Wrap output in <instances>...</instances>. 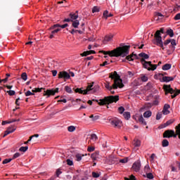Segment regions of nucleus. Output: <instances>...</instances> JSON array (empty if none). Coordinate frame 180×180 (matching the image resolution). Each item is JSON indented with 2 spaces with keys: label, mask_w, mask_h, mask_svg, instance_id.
Returning a JSON list of instances; mask_svg holds the SVG:
<instances>
[{
  "label": "nucleus",
  "mask_w": 180,
  "mask_h": 180,
  "mask_svg": "<svg viewBox=\"0 0 180 180\" xmlns=\"http://www.w3.org/2000/svg\"><path fill=\"white\" fill-rule=\"evenodd\" d=\"M130 50V46H124L122 47L116 48L112 51H100V53L104 54V56H109L110 57H126L123 61H134V58L136 60H139V56L137 54H134L132 53L131 55L127 56L129 54V51Z\"/></svg>",
  "instance_id": "nucleus-1"
},
{
  "label": "nucleus",
  "mask_w": 180,
  "mask_h": 180,
  "mask_svg": "<svg viewBox=\"0 0 180 180\" xmlns=\"http://www.w3.org/2000/svg\"><path fill=\"white\" fill-rule=\"evenodd\" d=\"M109 78L114 79V83L112 86H110L109 83L105 84L106 89L112 91V89H117V88H124L123 80L120 78V75L117 74V72L114 71L113 72L110 73Z\"/></svg>",
  "instance_id": "nucleus-2"
},
{
  "label": "nucleus",
  "mask_w": 180,
  "mask_h": 180,
  "mask_svg": "<svg viewBox=\"0 0 180 180\" xmlns=\"http://www.w3.org/2000/svg\"><path fill=\"white\" fill-rule=\"evenodd\" d=\"M119 101V96H105L103 99H100L99 101L93 99L92 102H97L98 105L100 106H103L105 105H110V103H116V102Z\"/></svg>",
  "instance_id": "nucleus-3"
},
{
  "label": "nucleus",
  "mask_w": 180,
  "mask_h": 180,
  "mask_svg": "<svg viewBox=\"0 0 180 180\" xmlns=\"http://www.w3.org/2000/svg\"><path fill=\"white\" fill-rule=\"evenodd\" d=\"M92 86H94V82H92L91 85L87 86L85 90H82V88L81 89L77 88L76 89H75V92L76 94H82V95L88 94L89 91H93V92H98V91H99V86H96L94 88H92Z\"/></svg>",
  "instance_id": "nucleus-4"
},
{
  "label": "nucleus",
  "mask_w": 180,
  "mask_h": 180,
  "mask_svg": "<svg viewBox=\"0 0 180 180\" xmlns=\"http://www.w3.org/2000/svg\"><path fill=\"white\" fill-rule=\"evenodd\" d=\"M161 33L164 34V28H160V30H157L155 33L154 37L156 40L157 46H159L164 50V43L162 42V37H161Z\"/></svg>",
  "instance_id": "nucleus-5"
},
{
  "label": "nucleus",
  "mask_w": 180,
  "mask_h": 180,
  "mask_svg": "<svg viewBox=\"0 0 180 180\" xmlns=\"http://www.w3.org/2000/svg\"><path fill=\"white\" fill-rule=\"evenodd\" d=\"M108 120L112 127H115V129H120V127H122V121L118 118H110Z\"/></svg>",
  "instance_id": "nucleus-6"
},
{
  "label": "nucleus",
  "mask_w": 180,
  "mask_h": 180,
  "mask_svg": "<svg viewBox=\"0 0 180 180\" xmlns=\"http://www.w3.org/2000/svg\"><path fill=\"white\" fill-rule=\"evenodd\" d=\"M58 75L59 79L63 78L65 79H70L71 77H75V74L73 72H70V74H68L65 71L60 72Z\"/></svg>",
  "instance_id": "nucleus-7"
},
{
  "label": "nucleus",
  "mask_w": 180,
  "mask_h": 180,
  "mask_svg": "<svg viewBox=\"0 0 180 180\" xmlns=\"http://www.w3.org/2000/svg\"><path fill=\"white\" fill-rule=\"evenodd\" d=\"M58 92V88L52 89H47L46 91H44V96H46V98H50V96H54Z\"/></svg>",
  "instance_id": "nucleus-8"
},
{
  "label": "nucleus",
  "mask_w": 180,
  "mask_h": 180,
  "mask_svg": "<svg viewBox=\"0 0 180 180\" xmlns=\"http://www.w3.org/2000/svg\"><path fill=\"white\" fill-rule=\"evenodd\" d=\"M163 90L165 92V95H168V94H174V92H176V89H174L171 87V84H165L163 86Z\"/></svg>",
  "instance_id": "nucleus-9"
},
{
  "label": "nucleus",
  "mask_w": 180,
  "mask_h": 180,
  "mask_svg": "<svg viewBox=\"0 0 180 180\" xmlns=\"http://www.w3.org/2000/svg\"><path fill=\"white\" fill-rule=\"evenodd\" d=\"M52 34H56V33H58L61 30V28L60 27V24H55L50 28Z\"/></svg>",
  "instance_id": "nucleus-10"
},
{
  "label": "nucleus",
  "mask_w": 180,
  "mask_h": 180,
  "mask_svg": "<svg viewBox=\"0 0 180 180\" xmlns=\"http://www.w3.org/2000/svg\"><path fill=\"white\" fill-rule=\"evenodd\" d=\"M140 168H141V162L140 160H137L132 165V169L135 171V172H139L140 171Z\"/></svg>",
  "instance_id": "nucleus-11"
},
{
  "label": "nucleus",
  "mask_w": 180,
  "mask_h": 180,
  "mask_svg": "<svg viewBox=\"0 0 180 180\" xmlns=\"http://www.w3.org/2000/svg\"><path fill=\"white\" fill-rule=\"evenodd\" d=\"M15 130H16V126L11 125V126L8 127L7 130L5 131V132H4V137H6V136H8V134H11V133H13V131H15Z\"/></svg>",
  "instance_id": "nucleus-12"
},
{
  "label": "nucleus",
  "mask_w": 180,
  "mask_h": 180,
  "mask_svg": "<svg viewBox=\"0 0 180 180\" xmlns=\"http://www.w3.org/2000/svg\"><path fill=\"white\" fill-rule=\"evenodd\" d=\"M146 63L148 64V68H146L148 71H154L157 70V67H158V65H153L151 61L146 62Z\"/></svg>",
  "instance_id": "nucleus-13"
},
{
  "label": "nucleus",
  "mask_w": 180,
  "mask_h": 180,
  "mask_svg": "<svg viewBox=\"0 0 180 180\" xmlns=\"http://www.w3.org/2000/svg\"><path fill=\"white\" fill-rule=\"evenodd\" d=\"M175 77L176 76H173V77L163 76L162 77L161 82H169L171 81H174V79H175Z\"/></svg>",
  "instance_id": "nucleus-14"
},
{
  "label": "nucleus",
  "mask_w": 180,
  "mask_h": 180,
  "mask_svg": "<svg viewBox=\"0 0 180 180\" xmlns=\"http://www.w3.org/2000/svg\"><path fill=\"white\" fill-rule=\"evenodd\" d=\"M169 108H171V105H169V104H165L162 113H163L164 115H169L170 112L168 110Z\"/></svg>",
  "instance_id": "nucleus-15"
},
{
  "label": "nucleus",
  "mask_w": 180,
  "mask_h": 180,
  "mask_svg": "<svg viewBox=\"0 0 180 180\" xmlns=\"http://www.w3.org/2000/svg\"><path fill=\"white\" fill-rule=\"evenodd\" d=\"M90 54H96V52L94 50L86 51L81 53L80 56L82 57H86V56H90Z\"/></svg>",
  "instance_id": "nucleus-16"
},
{
  "label": "nucleus",
  "mask_w": 180,
  "mask_h": 180,
  "mask_svg": "<svg viewBox=\"0 0 180 180\" xmlns=\"http://www.w3.org/2000/svg\"><path fill=\"white\" fill-rule=\"evenodd\" d=\"M69 16L70 18L71 22H74L75 20H77V19H78V14L77 13H70Z\"/></svg>",
  "instance_id": "nucleus-17"
},
{
  "label": "nucleus",
  "mask_w": 180,
  "mask_h": 180,
  "mask_svg": "<svg viewBox=\"0 0 180 180\" xmlns=\"http://www.w3.org/2000/svg\"><path fill=\"white\" fill-rule=\"evenodd\" d=\"M138 120L141 124H143V126H147V122H146V120L143 117V115H141L139 117Z\"/></svg>",
  "instance_id": "nucleus-18"
},
{
  "label": "nucleus",
  "mask_w": 180,
  "mask_h": 180,
  "mask_svg": "<svg viewBox=\"0 0 180 180\" xmlns=\"http://www.w3.org/2000/svg\"><path fill=\"white\" fill-rule=\"evenodd\" d=\"M103 18H105V19H108V18H112V16H113V14L109 13V11L106 10L103 12Z\"/></svg>",
  "instance_id": "nucleus-19"
},
{
  "label": "nucleus",
  "mask_w": 180,
  "mask_h": 180,
  "mask_svg": "<svg viewBox=\"0 0 180 180\" xmlns=\"http://www.w3.org/2000/svg\"><path fill=\"white\" fill-rule=\"evenodd\" d=\"M112 39H113V34H110L105 37L104 41H112Z\"/></svg>",
  "instance_id": "nucleus-20"
},
{
  "label": "nucleus",
  "mask_w": 180,
  "mask_h": 180,
  "mask_svg": "<svg viewBox=\"0 0 180 180\" xmlns=\"http://www.w3.org/2000/svg\"><path fill=\"white\" fill-rule=\"evenodd\" d=\"M72 26L75 27V29H78V26H79V20H75V21H72Z\"/></svg>",
  "instance_id": "nucleus-21"
},
{
  "label": "nucleus",
  "mask_w": 180,
  "mask_h": 180,
  "mask_svg": "<svg viewBox=\"0 0 180 180\" xmlns=\"http://www.w3.org/2000/svg\"><path fill=\"white\" fill-rule=\"evenodd\" d=\"M139 56L141 57V58H144L145 60H148V58H150V56L144 52L139 53Z\"/></svg>",
  "instance_id": "nucleus-22"
},
{
  "label": "nucleus",
  "mask_w": 180,
  "mask_h": 180,
  "mask_svg": "<svg viewBox=\"0 0 180 180\" xmlns=\"http://www.w3.org/2000/svg\"><path fill=\"white\" fill-rule=\"evenodd\" d=\"M171 64L167 63L162 66V69L163 70V71H168V70H171Z\"/></svg>",
  "instance_id": "nucleus-23"
},
{
  "label": "nucleus",
  "mask_w": 180,
  "mask_h": 180,
  "mask_svg": "<svg viewBox=\"0 0 180 180\" xmlns=\"http://www.w3.org/2000/svg\"><path fill=\"white\" fill-rule=\"evenodd\" d=\"M143 176L144 178H148V179H154V175H153V173H146V174H143Z\"/></svg>",
  "instance_id": "nucleus-24"
},
{
  "label": "nucleus",
  "mask_w": 180,
  "mask_h": 180,
  "mask_svg": "<svg viewBox=\"0 0 180 180\" xmlns=\"http://www.w3.org/2000/svg\"><path fill=\"white\" fill-rule=\"evenodd\" d=\"M91 158L94 161L96 160V159L99 158V152H96L93 154H91Z\"/></svg>",
  "instance_id": "nucleus-25"
},
{
  "label": "nucleus",
  "mask_w": 180,
  "mask_h": 180,
  "mask_svg": "<svg viewBox=\"0 0 180 180\" xmlns=\"http://www.w3.org/2000/svg\"><path fill=\"white\" fill-rule=\"evenodd\" d=\"M141 63L145 68H148V63H148V61H146V59H144V58H141Z\"/></svg>",
  "instance_id": "nucleus-26"
},
{
  "label": "nucleus",
  "mask_w": 180,
  "mask_h": 180,
  "mask_svg": "<svg viewBox=\"0 0 180 180\" xmlns=\"http://www.w3.org/2000/svg\"><path fill=\"white\" fill-rule=\"evenodd\" d=\"M151 115H153V112H151L150 110L146 111L143 113V117H146V118L151 117Z\"/></svg>",
  "instance_id": "nucleus-27"
},
{
  "label": "nucleus",
  "mask_w": 180,
  "mask_h": 180,
  "mask_svg": "<svg viewBox=\"0 0 180 180\" xmlns=\"http://www.w3.org/2000/svg\"><path fill=\"white\" fill-rule=\"evenodd\" d=\"M134 147H140V146H141V141L140 140L134 139Z\"/></svg>",
  "instance_id": "nucleus-28"
},
{
  "label": "nucleus",
  "mask_w": 180,
  "mask_h": 180,
  "mask_svg": "<svg viewBox=\"0 0 180 180\" xmlns=\"http://www.w3.org/2000/svg\"><path fill=\"white\" fill-rule=\"evenodd\" d=\"M16 122V120L13 119V120H11V121H8H8H3V122H1V124H2V126H5V124L13 123V122Z\"/></svg>",
  "instance_id": "nucleus-29"
},
{
  "label": "nucleus",
  "mask_w": 180,
  "mask_h": 180,
  "mask_svg": "<svg viewBox=\"0 0 180 180\" xmlns=\"http://www.w3.org/2000/svg\"><path fill=\"white\" fill-rule=\"evenodd\" d=\"M162 147H168V146H169V142L168 141V140L164 139L162 141Z\"/></svg>",
  "instance_id": "nucleus-30"
},
{
  "label": "nucleus",
  "mask_w": 180,
  "mask_h": 180,
  "mask_svg": "<svg viewBox=\"0 0 180 180\" xmlns=\"http://www.w3.org/2000/svg\"><path fill=\"white\" fill-rule=\"evenodd\" d=\"M123 116H124V119H126L127 120H129V118L131 117L129 112H124Z\"/></svg>",
  "instance_id": "nucleus-31"
},
{
  "label": "nucleus",
  "mask_w": 180,
  "mask_h": 180,
  "mask_svg": "<svg viewBox=\"0 0 180 180\" xmlns=\"http://www.w3.org/2000/svg\"><path fill=\"white\" fill-rule=\"evenodd\" d=\"M82 157H84V155H81L79 153H77L75 155L76 161H81L82 160Z\"/></svg>",
  "instance_id": "nucleus-32"
},
{
  "label": "nucleus",
  "mask_w": 180,
  "mask_h": 180,
  "mask_svg": "<svg viewBox=\"0 0 180 180\" xmlns=\"http://www.w3.org/2000/svg\"><path fill=\"white\" fill-rule=\"evenodd\" d=\"M27 150H29L28 146H22L19 148V151H21L22 153H26Z\"/></svg>",
  "instance_id": "nucleus-33"
},
{
  "label": "nucleus",
  "mask_w": 180,
  "mask_h": 180,
  "mask_svg": "<svg viewBox=\"0 0 180 180\" xmlns=\"http://www.w3.org/2000/svg\"><path fill=\"white\" fill-rule=\"evenodd\" d=\"M141 80L142 82H147L148 81V77L144 75H141Z\"/></svg>",
  "instance_id": "nucleus-34"
},
{
  "label": "nucleus",
  "mask_w": 180,
  "mask_h": 180,
  "mask_svg": "<svg viewBox=\"0 0 180 180\" xmlns=\"http://www.w3.org/2000/svg\"><path fill=\"white\" fill-rule=\"evenodd\" d=\"M65 91L68 93V94H72V89H71V87L68 86H65Z\"/></svg>",
  "instance_id": "nucleus-35"
},
{
  "label": "nucleus",
  "mask_w": 180,
  "mask_h": 180,
  "mask_svg": "<svg viewBox=\"0 0 180 180\" xmlns=\"http://www.w3.org/2000/svg\"><path fill=\"white\" fill-rule=\"evenodd\" d=\"M66 162L67 165H69V167H72V165H74V162L71 160V159H67Z\"/></svg>",
  "instance_id": "nucleus-36"
},
{
  "label": "nucleus",
  "mask_w": 180,
  "mask_h": 180,
  "mask_svg": "<svg viewBox=\"0 0 180 180\" xmlns=\"http://www.w3.org/2000/svg\"><path fill=\"white\" fill-rule=\"evenodd\" d=\"M21 78H22V79H23V81H27V74L26 72L22 73Z\"/></svg>",
  "instance_id": "nucleus-37"
},
{
  "label": "nucleus",
  "mask_w": 180,
  "mask_h": 180,
  "mask_svg": "<svg viewBox=\"0 0 180 180\" xmlns=\"http://www.w3.org/2000/svg\"><path fill=\"white\" fill-rule=\"evenodd\" d=\"M167 34H169V36H170V37H174V30H172V29L168 30L167 31Z\"/></svg>",
  "instance_id": "nucleus-38"
},
{
  "label": "nucleus",
  "mask_w": 180,
  "mask_h": 180,
  "mask_svg": "<svg viewBox=\"0 0 180 180\" xmlns=\"http://www.w3.org/2000/svg\"><path fill=\"white\" fill-rule=\"evenodd\" d=\"M75 127H74V126H69L68 127V131H70V133H72V131H75Z\"/></svg>",
  "instance_id": "nucleus-39"
},
{
  "label": "nucleus",
  "mask_w": 180,
  "mask_h": 180,
  "mask_svg": "<svg viewBox=\"0 0 180 180\" xmlns=\"http://www.w3.org/2000/svg\"><path fill=\"white\" fill-rule=\"evenodd\" d=\"M91 140H94V141H96V140H98V136H96V134H92L91 135Z\"/></svg>",
  "instance_id": "nucleus-40"
},
{
  "label": "nucleus",
  "mask_w": 180,
  "mask_h": 180,
  "mask_svg": "<svg viewBox=\"0 0 180 180\" xmlns=\"http://www.w3.org/2000/svg\"><path fill=\"white\" fill-rule=\"evenodd\" d=\"M174 122H175V120H168L167 122L165 123V125L166 126V127L167 126H169L170 124H172V123H174Z\"/></svg>",
  "instance_id": "nucleus-41"
},
{
  "label": "nucleus",
  "mask_w": 180,
  "mask_h": 180,
  "mask_svg": "<svg viewBox=\"0 0 180 180\" xmlns=\"http://www.w3.org/2000/svg\"><path fill=\"white\" fill-rule=\"evenodd\" d=\"M43 89H44V88H35L34 89H32V92H41V91H43Z\"/></svg>",
  "instance_id": "nucleus-42"
},
{
  "label": "nucleus",
  "mask_w": 180,
  "mask_h": 180,
  "mask_svg": "<svg viewBox=\"0 0 180 180\" xmlns=\"http://www.w3.org/2000/svg\"><path fill=\"white\" fill-rule=\"evenodd\" d=\"M150 166L148 165H146L144 167V172H146V174L150 172Z\"/></svg>",
  "instance_id": "nucleus-43"
},
{
  "label": "nucleus",
  "mask_w": 180,
  "mask_h": 180,
  "mask_svg": "<svg viewBox=\"0 0 180 180\" xmlns=\"http://www.w3.org/2000/svg\"><path fill=\"white\" fill-rule=\"evenodd\" d=\"M92 176L93 178H99V176H101V174H99V173H96L95 172H92Z\"/></svg>",
  "instance_id": "nucleus-44"
},
{
  "label": "nucleus",
  "mask_w": 180,
  "mask_h": 180,
  "mask_svg": "<svg viewBox=\"0 0 180 180\" xmlns=\"http://www.w3.org/2000/svg\"><path fill=\"white\" fill-rule=\"evenodd\" d=\"M7 94H8L10 96H13V95H15L16 92H15V91L13 90H9V91H7Z\"/></svg>",
  "instance_id": "nucleus-45"
},
{
  "label": "nucleus",
  "mask_w": 180,
  "mask_h": 180,
  "mask_svg": "<svg viewBox=\"0 0 180 180\" xmlns=\"http://www.w3.org/2000/svg\"><path fill=\"white\" fill-rule=\"evenodd\" d=\"M162 117V112H158L156 115V120H160Z\"/></svg>",
  "instance_id": "nucleus-46"
},
{
  "label": "nucleus",
  "mask_w": 180,
  "mask_h": 180,
  "mask_svg": "<svg viewBox=\"0 0 180 180\" xmlns=\"http://www.w3.org/2000/svg\"><path fill=\"white\" fill-rule=\"evenodd\" d=\"M124 180H136V176H134V175L131 174L130 176V178L124 177Z\"/></svg>",
  "instance_id": "nucleus-47"
},
{
  "label": "nucleus",
  "mask_w": 180,
  "mask_h": 180,
  "mask_svg": "<svg viewBox=\"0 0 180 180\" xmlns=\"http://www.w3.org/2000/svg\"><path fill=\"white\" fill-rule=\"evenodd\" d=\"M118 112L120 115L123 114V112H124V108L123 106L120 107L118 108Z\"/></svg>",
  "instance_id": "nucleus-48"
},
{
  "label": "nucleus",
  "mask_w": 180,
  "mask_h": 180,
  "mask_svg": "<svg viewBox=\"0 0 180 180\" xmlns=\"http://www.w3.org/2000/svg\"><path fill=\"white\" fill-rule=\"evenodd\" d=\"M96 12H99V7L94 6L92 9V13H95Z\"/></svg>",
  "instance_id": "nucleus-49"
},
{
  "label": "nucleus",
  "mask_w": 180,
  "mask_h": 180,
  "mask_svg": "<svg viewBox=\"0 0 180 180\" xmlns=\"http://www.w3.org/2000/svg\"><path fill=\"white\" fill-rule=\"evenodd\" d=\"M87 150L89 153H92V151L95 150V148L94 146H89Z\"/></svg>",
  "instance_id": "nucleus-50"
},
{
  "label": "nucleus",
  "mask_w": 180,
  "mask_h": 180,
  "mask_svg": "<svg viewBox=\"0 0 180 180\" xmlns=\"http://www.w3.org/2000/svg\"><path fill=\"white\" fill-rule=\"evenodd\" d=\"M174 20H180V13H177L174 17Z\"/></svg>",
  "instance_id": "nucleus-51"
},
{
  "label": "nucleus",
  "mask_w": 180,
  "mask_h": 180,
  "mask_svg": "<svg viewBox=\"0 0 180 180\" xmlns=\"http://www.w3.org/2000/svg\"><path fill=\"white\" fill-rule=\"evenodd\" d=\"M32 95H34V93H32L30 91H27V92H25V96H30Z\"/></svg>",
  "instance_id": "nucleus-52"
},
{
  "label": "nucleus",
  "mask_w": 180,
  "mask_h": 180,
  "mask_svg": "<svg viewBox=\"0 0 180 180\" xmlns=\"http://www.w3.org/2000/svg\"><path fill=\"white\" fill-rule=\"evenodd\" d=\"M155 16H158L159 18H164V15L158 12L155 13Z\"/></svg>",
  "instance_id": "nucleus-53"
},
{
  "label": "nucleus",
  "mask_w": 180,
  "mask_h": 180,
  "mask_svg": "<svg viewBox=\"0 0 180 180\" xmlns=\"http://www.w3.org/2000/svg\"><path fill=\"white\" fill-rule=\"evenodd\" d=\"M11 161H12V159H5L2 164L5 165V164H8V162H11Z\"/></svg>",
  "instance_id": "nucleus-54"
},
{
  "label": "nucleus",
  "mask_w": 180,
  "mask_h": 180,
  "mask_svg": "<svg viewBox=\"0 0 180 180\" xmlns=\"http://www.w3.org/2000/svg\"><path fill=\"white\" fill-rule=\"evenodd\" d=\"M61 174H63V172L60 171V169H57L56 170V176L57 178H59L60 177V175H61Z\"/></svg>",
  "instance_id": "nucleus-55"
},
{
  "label": "nucleus",
  "mask_w": 180,
  "mask_h": 180,
  "mask_svg": "<svg viewBox=\"0 0 180 180\" xmlns=\"http://www.w3.org/2000/svg\"><path fill=\"white\" fill-rule=\"evenodd\" d=\"M127 161H128L127 158L120 160V162H121L122 164H126Z\"/></svg>",
  "instance_id": "nucleus-56"
},
{
  "label": "nucleus",
  "mask_w": 180,
  "mask_h": 180,
  "mask_svg": "<svg viewBox=\"0 0 180 180\" xmlns=\"http://www.w3.org/2000/svg\"><path fill=\"white\" fill-rule=\"evenodd\" d=\"M18 157H20V154L19 153H16L13 156V160H15V158H18Z\"/></svg>",
  "instance_id": "nucleus-57"
},
{
  "label": "nucleus",
  "mask_w": 180,
  "mask_h": 180,
  "mask_svg": "<svg viewBox=\"0 0 180 180\" xmlns=\"http://www.w3.org/2000/svg\"><path fill=\"white\" fill-rule=\"evenodd\" d=\"M169 43H171V39H167L166 41H165L164 45L168 46V44H169Z\"/></svg>",
  "instance_id": "nucleus-58"
},
{
  "label": "nucleus",
  "mask_w": 180,
  "mask_h": 180,
  "mask_svg": "<svg viewBox=\"0 0 180 180\" xmlns=\"http://www.w3.org/2000/svg\"><path fill=\"white\" fill-rule=\"evenodd\" d=\"M174 94L171 96L172 99H174V98H176V96H178V93L176 91H175L174 93H173Z\"/></svg>",
  "instance_id": "nucleus-59"
},
{
  "label": "nucleus",
  "mask_w": 180,
  "mask_h": 180,
  "mask_svg": "<svg viewBox=\"0 0 180 180\" xmlns=\"http://www.w3.org/2000/svg\"><path fill=\"white\" fill-rule=\"evenodd\" d=\"M60 30L61 29H65V27H68V24H65V25H60Z\"/></svg>",
  "instance_id": "nucleus-60"
},
{
  "label": "nucleus",
  "mask_w": 180,
  "mask_h": 180,
  "mask_svg": "<svg viewBox=\"0 0 180 180\" xmlns=\"http://www.w3.org/2000/svg\"><path fill=\"white\" fill-rule=\"evenodd\" d=\"M170 43L172 46H176V41H175V39H172Z\"/></svg>",
  "instance_id": "nucleus-61"
},
{
  "label": "nucleus",
  "mask_w": 180,
  "mask_h": 180,
  "mask_svg": "<svg viewBox=\"0 0 180 180\" xmlns=\"http://www.w3.org/2000/svg\"><path fill=\"white\" fill-rule=\"evenodd\" d=\"M105 65H109V63H108V61H105L100 65L101 67H105Z\"/></svg>",
  "instance_id": "nucleus-62"
},
{
  "label": "nucleus",
  "mask_w": 180,
  "mask_h": 180,
  "mask_svg": "<svg viewBox=\"0 0 180 180\" xmlns=\"http://www.w3.org/2000/svg\"><path fill=\"white\" fill-rule=\"evenodd\" d=\"M70 33H71V34H75V33H77V30H75V29H72L71 31H69Z\"/></svg>",
  "instance_id": "nucleus-63"
},
{
  "label": "nucleus",
  "mask_w": 180,
  "mask_h": 180,
  "mask_svg": "<svg viewBox=\"0 0 180 180\" xmlns=\"http://www.w3.org/2000/svg\"><path fill=\"white\" fill-rule=\"evenodd\" d=\"M51 72L53 74V77H56L57 75V70H52Z\"/></svg>",
  "instance_id": "nucleus-64"
}]
</instances>
